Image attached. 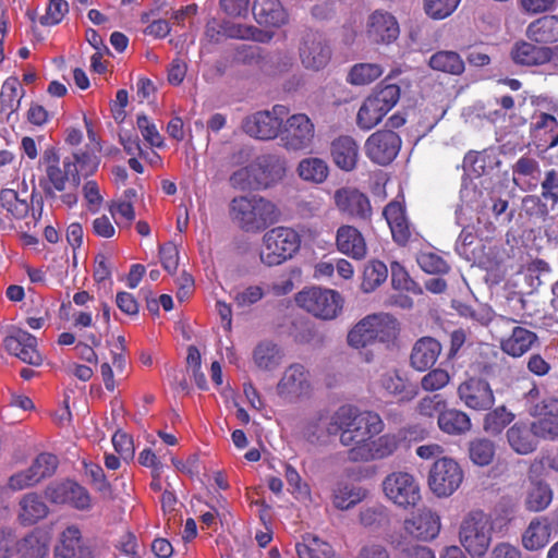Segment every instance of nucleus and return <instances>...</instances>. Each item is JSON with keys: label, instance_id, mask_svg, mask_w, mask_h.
Wrapping results in <instances>:
<instances>
[{"label": "nucleus", "instance_id": "f257e3e1", "mask_svg": "<svg viewBox=\"0 0 558 558\" xmlns=\"http://www.w3.org/2000/svg\"><path fill=\"white\" fill-rule=\"evenodd\" d=\"M98 167L99 158L90 151L77 150L61 163L57 150L48 147L39 159V186L52 204L72 208L78 202L82 180L93 175Z\"/></svg>", "mask_w": 558, "mask_h": 558}, {"label": "nucleus", "instance_id": "f03ea898", "mask_svg": "<svg viewBox=\"0 0 558 558\" xmlns=\"http://www.w3.org/2000/svg\"><path fill=\"white\" fill-rule=\"evenodd\" d=\"M385 428L380 415L373 411H360L352 405H341L330 415L327 430L340 433V442L345 447H357L368 444Z\"/></svg>", "mask_w": 558, "mask_h": 558}, {"label": "nucleus", "instance_id": "7ed1b4c3", "mask_svg": "<svg viewBox=\"0 0 558 558\" xmlns=\"http://www.w3.org/2000/svg\"><path fill=\"white\" fill-rule=\"evenodd\" d=\"M482 191L477 190L475 183H464L460 191L461 205L456 210V221L462 227V231L456 242V251L460 255L466 254V247L470 246L476 236L487 238L493 231L492 222L482 221L477 217V227L471 225L472 213L478 210L482 206Z\"/></svg>", "mask_w": 558, "mask_h": 558}, {"label": "nucleus", "instance_id": "20e7f679", "mask_svg": "<svg viewBox=\"0 0 558 558\" xmlns=\"http://www.w3.org/2000/svg\"><path fill=\"white\" fill-rule=\"evenodd\" d=\"M230 215L245 232L257 233L279 220L280 211L269 199L259 196H238L230 203Z\"/></svg>", "mask_w": 558, "mask_h": 558}, {"label": "nucleus", "instance_id": "39448f33", "mask_svg": "<svg viewBox=\"0 0 558 558\" xmlns=\"http://www.w3.org/2000/svg\"><path fill=\"white\" fill-rule=\"evenodd\" d=\"M301 236L292 228L276 227L263 235L259 250L260 262L277 266L292 258L300 250Z\"/></svg>", "mask_w": 558, "mask_h": 558}, {"label": "nucleus", "instance_id": "423d86ee", "mask_svg": "<svg viewBox=\"0 0 558 558\" xmlns=\"http://www.w3.org/2000/svg\"><path fill=\"white\" fill-rule=\"evenodd\" d=\"M459 539L472 557H483L493 539L490 515L481 510L471 511L461 522Z\"/></svg>", "mask_w": 558, "mask_h": 558}, {"label": "nucleus", "instance_id": "0eeeda50", "mask_svg": "<svg viewBox=\"0 0 558 558\" xmlns=\"http://www.w3.org/2000/svg\"><path fill=\"white\" fill-rule=\"evenodd\" d=\"M464 473L460 464L452 458L441 457L429 469L427 485L438 498L452 496L461 486Z\"/></svg>", "mask_w": 558, "mask_h": 558}, {"label": "nucleus", "instance_id": "6e6552de", "mask_svg": "<svg viewBox=\"0 0 558 558\" xmlns=\"http://www.w3.org/2000/svg\"><path fill=\"white\" fill-rule=\"evenodd\" d=\"M295 302L306 312L325 320L336 318L343 304L342 298L337 291L316 287L299 292Z\"/></svg>", "mask_w": 558, "mask_h": 558}, {"label": "nucleus", "instance_id": "1a4fd4ad", "mask_svg": "<svg viewBox=\"0 0 558 558\" xmlns=\"http://www.w3.org/2000/svg\"><path fill=\"white\" fill-rule=\"evenodd\" d=\"M383 489L385 496L402 509L415 507L422 498L418 481L409 472L390 473L383 482Z\"/></svg>", "mask_w": 558, "mask_h": 558}, {"label": "nucleus", "instance_id": "9d476101", "mask_svg": "<svg viewBox=\"0 0 558 558\" xmlns=\"http://www.w3.org/2000/svg\"><path fill=\"white\" fill-rule=\"evenodd\" d=\"M279 136L287 150H306L313 145L315 126L305 113H295L282 121Z\"/></svg>", "mask_w": 558, "mask_h": 558}, {"label": "nucleus", "instance_id": "9b49d317", "mask_svg": "<svg viewBox=\"0 0 558 558\" xmlns=\"http://www.w3.org/2000/svg\"><path fill=\"white\" fill-rule=\"evenodd\" d=\"M289 110L282 105H276L271 110L258 111L243 120L242 129L251 137L267 141L280 134L282 119Z\"/></svg>", "mask_w": 558, "mask_h": 558}, {"label": "nucleus", "instance_id": "f8f14e48", "mask_svg": "<svg viewBox=\"0 0 558 558\" xmlns=\"http://www.w3.org/2000/svg\"><path fill=\"white\" fill-rule=\"evenodd\" d=\"M45 496L54 505H68L80 511H89L93 508L89 492L72 480L50 483L45 489Z\"/></svg>", "mask_w": 558, "mask_h": 558}, {"label": "nucleus", "instance_id": "ddd939ff", "mask_svg": "<svg viewBox=\"0 0 558 558\" xmlns=\"http://www.w3.org/2000/svg\"><path fill=\"white\" fill-rule=\"evenodd\" d=\"M312 392L308 371L299 363L288 366L277 384V393L289 402L306 398Z\"/></svg>", "mask_w": 558, "mask_h": 558}, {"label": "nucleus", "instance_id": "4468645a", "mask_svg": "<svg viewBox=\"0 0 558 558\" xmlns=\"http://www.w3.org/2000/svg\"><path fill=\"white\" fill-rule=\"evenodd\" d=\"M299 56L305 69L319 71L329 63L331 48L320 33L308 32L302 37Z\"/></svg>", "mask_w": 558, "mask_h": 558}, {"label": "nucleus", "instance_id": "2eb2a0df", "mask_svg": "<svg viewBox=\"0 0 558 558\" xmlns=\"http://www.w3.org/2000/svg\"><path fill=\"white\" fill-rule=\"evenodd\" d=\"M457 395L464 407L474 411L489 410L495 403L489 383L480 377H470L460 383Z\"/></svg>", "mask_w": 558, "mask_h": 558}, {"label": "nucleus", "instance_id": "dca6fc26", "mask_svg": "<svg viewBox=\"0 0 558 558\" xmlns=\"http://www.w3.org/2000/svg\"><path fill=\"white\" fill-rule=\"evenodd\" d=\"M405 536L414 541L430 542L441 530V520L437 512L429 508L420 509L408 517L402 525Z\"/></svg>", "mask_w": 558, "mask_h": 558}, {"label": "nucleus", "instance_id": "f3484780", "mask_svg": "<svg viewBox=\"0 0 558 558\" xmlns=\"http://www.w3.org/2000/svg\"><path fill=\"white\" fill-rule=\"evenodd\" d=\"M401 437L387 433L373 438L368 444L350 448L348 457L354 462H369L391 457L399 448Z\"/></svg>", "mask_w": 558, "mask_h": 558}, {"label": "nucleus", "instance_id": "a211bd4d", "mask_svg": "<svg viewBox=\"0 0 558 558\" xmlns=\"http://www.w3.org/2000/svg\"><path fill=\"white\" fill-rule=\"evenodd\" d=\"M400 136L392 131H377L365 142V154L375 163L386 166L398 155Z\"/></svg>", "mask_w": 558, "mask_h": 558}, {"label": "nucleus", "instance_id": "6ab92c4d", "mask_svg": "<svg viewBox=\"0 0 558 558\" xmlns=\"http://www.w3.org/2000/svg\"><path fill=\"white\" fill-rule=\"evenodd\" d=\"M333 201L337 209L354 219L368 220L372 206L368 197L353 187H342L335 192Z\"/></svg>", "mask_w": 558, "mask_h": 558}, {"label": "nucleus", "instance_id": "aec40b11", "mask_svg": "<svg viewBox=\"0 0 558 558\" xmlns=\"http://www.w3.org/2000/svg\"><path fill=\"white\" fill-rule=\"evenodd\" d=\"M254 165L262 190L277 185L287 173V159L278 153L259 155L255 158Z\"/></svg>", "mask_w": 558, "mask_h": 558}, {"label": "nucleus", "instance_id": "412c9836", "mask_svg": "<svg viewBox=\"0 0 558 558\" xmlns=\"http://www.w3.org/2000/svg\"><path fill=\"white\" fill-rule=\"evenodd\" d=\"M5 350L22 362L38 366L43 357L37 350V339L23 329H15L3 340Z\"/></svg>", "mask_w": 558, "mask_h": 558}, {"label": "nucleus", "instance_id": "4be33fe9", "mask_svg": "<svg viewBox=\"0 0 558 558\" xmlns=\"http://www.w3.org/2000/svg\"><path fill=\"white\" fill-rule=\"evenodd\" d=\"M54 558H94L92 547L77 525H68L60 533Z\"/></svg>", "mask_w": 558, "mask_h": 558}, {"label": "nucleus", "instance_id": "5701e85b", "mask_svg": "<svg viewBox=\"0 0 558 558\" xmlns=\"http://www.w3.org/2000/svg\"><path fill=\"white\" fill-rule=\"evenodd\" d=\"M366 34L368 39L374 43L390 44L398 38L400 28L392 14L377 10L368 16Z\"/></svg>", "mask_w": 558, "mask_h": 558}, {"label": "nucleus", "instance_id": "b1692460", "mask_svg": "<svg viewBox=\"0 0 558 558\" xmlns=\"http://www.w3.org/2000/svg\"><path fill=\"white\" fill-rule=\"evenodd\" d=\"M49 512L50 509L44 497L32 492L20 498L16 519L22 526H32L46 519Z\"/></svg>", "mask_w": 558, "mask_h": 558}, {"label": "nucleus", "instance_id": "393cba45", "mask_svg": "<svg viewBox=\"0 0 558 558\" xmlns=\"http://www.w3.org/2000/svg\"><path fill=\"white\" fill-rule=\"evenodd\" d=\"M51 534L43 527H36L17 538L20 558H46L50 550Z\"/></svg>", "mask_w": 558, "mask_h": 558}, {"label": "nucleus", "instance_id": "a878e982", "mask_svg": "<svg viewBox=\"0 0 558 558\" xmlns=\"http://www.w3.org/2000/svg\"><path fill=\"white\" fill-rule=\"evenodd\" d=\"M442 347L432 337H422L415 341L410 354V365L418 372L429 369L438 360Z\"/></svg>", "mask_w": 558, "mask_h": 558}, {"label": "nucleus", "instance_id": "bb28decb", "mask_svg": "<svg viewBox=\"0 0 558 558\" xmlns=\"http://www.w3.org/2000/svg\"><path fill=\"white\" fill-rule=\"evenodd\" d=\"M541 166L537 159L524 155L512 166L513 183L522 191L532 192L541 180Z\"/></svg>", "mask_w": 558, "mask_h": 558}, {"label": "nucleus", "instance_id": "cd10ccee", "mask_svg": "<svg viewBox=\"0 0 558 558\" xmlns=\"http://www.w3.org/2000/svg\"><path fill=\"white\" fill-rule=\"evenodd\" d=\"M337 250L353 259H363L367 247L363 234L353 226L343 225L336 233Z\"/></svg>", "mask_w": 558, "mask_h": 558}, {"label": "nucleus", "instance_id": "c85d7f7f", "mask_svg": "<svg viewBox=\"0 0 558 558\" xmlns=\"http://www.w3.org/2000/svg\"><path fill=\"white\" fill-rule=\"evenodd\" d=\"M510 448L518 454H530L536 450L538 441L533 423H514L506 433Z\"/></svg>", "mask_w": 558, "mask_h": 558}, {"label": "nucleus", "instance_id": "c756f323", "mask_svg": "<svg viewBox=\"0 0 558 558\" xmlns=\"http://www.w3.org/2000/svg\"><path fill=\"white\" fill-rule=\"evenodd\" d=\"M252 11L260 25L280 27L289 21L288 12L279 0H255Z\"/></svg>", "mask_w": 558, "mask_h": 558}, {"label": "nucleus", "instance_id": "7c9ffc66", "mask_svg": "<svg viewBox=\"0 0 558 558\" xmlns=\"http://www.w3.org/2000/svg\"><path fill=\"white\" fill-rule=\"evenodd\" d=\"M359 145L351 136H339L331 143V157L343 171L355 169L359 160Z\"/></svg>", "mask_w": 558, "mask_h": 558}, {"label": "nucleus", "instance_id": "2f4dec72", "mask_svg": "<svg viewBox=\"0 0 558 558\" xmlns=\"http://www.w3.org/2000/svg\"><path fill=\"white\" fill-rule=\"evenodd\" d=\"M526 37L537 44L558 41V15L549 14L532 21L525 32Z\"/></svg>", "mask_w": 558, "mask_h": 558}, {"label": "nucleus", "instance_id": "473e14b6", "mask_svg": "<svg viewBox=\"0 0 558 558\" xmlns=\"http://www.w3.org/2000/svg\"><path fill=\"white\" fill-rule=\"evenodd\" d=\"M551 527L546 518L533 519L522 533V546L529 551H536L547 546Z\"/></svg>", "mask_w": 558, "mask_h": 558}, {"label": "nucleus", "instance_id": "72a5a7b5", "mask_svg": "<svg viewBox=\"0 0 558 558\" xmlns=\"http://www.w3.org/2000/svg\"><path fill=\"white\" fill-rule=\"evenodd\" d=\"M541 185V199L544 202L545 209L542 210V214H547L548 206L550 209H554L558 204V168H551L545 171L542 181L539 180ZM539 202V197L537 196H526L523 199V204L527 207L530 204L537 205Z\"/></svg>", "mask_w": 558, "mask_h": 558}, {"label": "nucleus", "instance_id": "f704fd0d", "mask_svg": "<svg viewBox=\"0 0 558 558\" xmlns=\"http://www.w3.org/2000/svg\"><path fill=\"white\" fill-rule=\"evenodd\" d=\"M536 341L537 336L535 332L521 326H514L510 336L501 339L500 348L506 354L512 357H520L531 350Z\"/></svg>", "mask_w": 558, "mask_h": 558}, {"label": "nucleus", "instance_id": "c9c22d12", "mask_svg": "<svg viewBox=\"0 0 558 558\" xmlns=\"http://www.w3.org/2000/svg\"><path fill=\"white\" fill-rule=\"evenodd\" d=\"M511 58L521 65L544 64L550 59V48L537 47L527 41H518L511 49Z\"/></svg>", "mask_w": 558, "mask_h": 558}, {"label": "nucleus", "instance_id": "e433bc0d", "mask_svg": "<svg viewBox=\"0 0 558 558\" xmlns=\"http://www.w3.org/2000/svg\"><path fill=\"white\" fill-rule=\"evenodd\" d=\"M283 359L281 349L270 342L258 343L253 351L254 365L263 372H272L279 367Z\"/></svg>", "mask_w": 558, "mask_h": 558}, {"label": "nucleus", "instance_id": "4c0bfd02", "mask_svg": "<svg viewBox=\"0 0 558 558\" xmlns=\"http://www.w3.org/2000/svg\"><path fill=\"white\" fill-rule=\"evenodd\" d=\"M438 426L448 435H462L471 429L470 416L457 409H447L439 412Z\"/></svg>", "mask_w": 558, "mask_h": 558}, {"label": "nucleus", "instance_id": "58836bf2", "mask_svg": "<svg viewBox=\"0 0 558 558\" xmlns=\"http://www.w3.org/2000/svg\"><path fill=\"white\" fill-rule=\"evenodd\" d=\"M296 173L305 182L320 184L328 178L329 167L319 157H306L299 161Z\"/></svg>", "mask_w": 558, "mask_h": 558}, {"label": "nucleus", "instance_id": "ea45409f", "mask_svg": "<svg viewBox=\"0 0 558 558\" xmlns=\"http://www.w3.org/2000/svg\"><path fill=\"white\" fill-rule=\"evenodd\" d=\"M366 497V492L349 483H337L332 489V505L339 510H349Z\"/></svg>", "mask_w": 558, "mask_h": 558}, {"label": "nucleus", "instance_id": "a19ab883", "mask_svg": "<svg viewBox=\"0 0 558 558\" xmlns=\"http://www.w3.org/2000/svg\"><path fill=\"white\" fill-rule=\"evenodd\" d=\"M428 65L434 71L451 75H461L465 65L461 56L451 50H440L430 56Z\"/></svg>", "mask_w": 558, "mask_h": 558}, {"label": "nucleus", "instance_id": "79ce46f5", "mask_svg": "<svg viewBox=\"0 0 558 558\" xmlns=\"http://www.w3.org/2000/svg\"><path fill=\"white\" fill-rule=\"evenodd\" d=\"M372 318H374L375 342L384 343L386 347L392 345L400 330L398 320L393 316L385 313L373 314Z\"/></svg>", "mask_w": 558, "mask_h": 558}, {"label": "nucleus", "instance_id": "37998d69", "mask_svg": "<svg viewBox=\"0 0 558 558\" xmlns=\"http://www.w3.org/2000/svg\"><path fill=\"white\" fill-rule=\"evenodd\" d=\"M23 95L24 89L16 77H9L4 81L0 93V104L1 112L7 114L8 120L19 110Z\"/></svg>", "mask_w": 558, "mask_h": 558}, {"label": "nucleus", "instance_id": "c03bdc74", "mask_svg": "<svg viewBox=\"0 0 558 558\" xmlns=\"http://www.w3.org/2000/svg\"><path fill=\"white\" fill-rule=\"evenodd\" d=\"M386 110L368 96L361 105L356 114V124L361 130L368 131L375 128L387 114Z\"/></svg>", "mask_w": 558, "mask_h": 558}, {"label": "nucleus", "instance_id": "a18cd8bd", "mask_svg": "<svg viewBox=\"0 0 558 558\" xmlns=\"http://www.w3.org/2000/svg\"><path fill=\"white\" fill-rule=\"evenodd\" d=\"M372 315L360 320L348 333V343L353 348H365L375 342Z\"/></svg>", "mask_w": 558, "mask_h": 558}, {"label": "nucleus", "instance_id": "49530a36", "mask_svg": "<svg viewBox=\"0 0 558 558\" xmlns=\"http://www.w3.org/2000/svg\"><path fill=\"white\" fill-rule=\"evenodd\" d=\"M534 132L536 138H541L542 132H544V136H547L543 144L546 148H553L558 145V122L555 117L541 113L535 121Z\"/></svg>", "mask_w": 558, "mask_h": 558}, {"label": "nucleus", "instance_id": "de8ad7c7", "mask_svg": "<svg viewBox=\"0 0 558 558\" xmlns=\"http://www.w3.org/2000/svg\"><path fill=\"white\" fill-rule=\"evenodd\" d=\"M0 204L16 219L25 218L29 210L26 199L20 198L19 193L13 189H2L0 191Z\"/></svg>", "mask_w": 558, "mask_h": 558}, {"label": "nucleus", "instance_id": "09e8293b", "mask_svg": "<svg viewBox=\"0 0 558 558\" xmlns=\"http://www.w3.org/2000/svg\"><path fill=\"white\" fill-rule=\"evenodd\" d=\"M380 386L390 395L402 396V399L411 400L416 396V390H407V383L398 371L391 369L384 373L380 377Z\"/></svg>", "mask_w": 558, "mask_h": 558}, {"label": "nucleus", "instance_id": "8fccbe9b", "mask_svg": "<svg viewBox=\"0 0 558 558\" xmlns=\"http://www.w3.org/2000/svg\"><path fill=\"white\" fill-rule=\"evenodd\" d=\"M514 420V414L505 405L488 412L484 418V429L489 434H500Z\"/></svg>", "mask_w": 558, "mask_h": 558}, {"label": "nucleus", "instance_id": "3c124183", "mask_svg": "<svg viewBox=\"0 0 558 558\" xmlns=\"http://www.w3.org/2000/svg\"><path fill=\"white\" fill-rule=\"evenodd\" d=\"M388 276L387 266L379 260H371L366 264L363 272L362 288L371 292L380 286Z\"/></svg>", "mask_w": 558, "mask_h": 558}, {"label": "nucleus", "instance_id": "603ef678", "mask_svg": "<svg viewBox=\"0 0 558 558\" xmlns=\"http://www.w3.org/2000/svg\"><path fill=\"white\" fill-rule=\"evenodd\" d=\"M553 500V492L548 484L538 482L532 486L526 497L529 510L538 512L546 509Z\"/></svg>", "mask_w": 558, "mask_h": 558}, {"label": "nucleus", "instance_id": "864d4df0", "mask_svg": "<svg viewBox=\"0 0 558 558\" xmlns=\"http://www.w3.org/2000/svg\"><path fill=\"white\" fill-rule=\"evenodd\" d=\"M58 466V458L54 454L43 452L38 454L31 466L28 473H31L36 481L40 483L44 478L51 476Z\"/></svg>", "mask_w": 558, "mask_h": 558}, {"label": "nucleus", "instance_id": "5fc2aeb1", "mask_svg": "<svg viewBox=\"0 0 558 558\" xmlns=\"http://www.w3.org/2000/svg\"><path fill=\"white\" fill-rule=\"evenodd\" d=\"M383 74L380 65L375 63H359L351 68L348 81L353 85H366Z\"/></svg>", "mask_w": 558, "mask_h": 558}, {"label": "nucleus", "instance_id": "6e6d98bb", "mask_svg": "<svg viewBox=\"0 0 558 558\" xmlns=\"http://www.w3.org/2000/svg\"><path fill=\"white\" fill-rule=\"evenodd\" d=\"M258 181L254 161L250 166L238 169L229 178L230 184L240 191L262 190Z\"/></svg>", "mask_w": 558, "mask_h": 558}, {"label": "nucleus", "instance_id": "4d7b16f0", "mask_svg": "<svg viewBox=\"0 0 558 558\" xmlns=\"http://www.w3.org/2000/svg\"><path fill=\"white\" fill-rule=\"evenodd\" d=\"M330 416L326 413L319 412L313 416L304 426L303 435L311 442L323 441L326 436L331 435L328 430Z\"/></svg>", "mask_w": 558, "mask_h": 558}, {"label": "nucleus", "instance_id": "13d9d810", "mask_svg": "<svg viewBox=\"0 0 558 558\" xmlns=\"http://www.w3.org/2000/svg\"><path fill=\"white\" fill-rule=\"evenodd\" d=\"M469 454L473 463L488 465L495 456L494 442L483 438L475 439L470 442Z\"/></svg>", "mask_w": 558, "mask_h": 558}, {"label": "nucleus", "instance_id": "bf43d9fd", "mask_svg": "<svg viewBox=\"0 0 558 558\" xmlns=\"http://www.w3.org/2000/svg\"><path fill=\"white\" fill-rule=\"evenodd\" d=\"M391 283L398 291H405L412 294H421V287L410 278L409 274L399 263L391 264Z\"/></svg>", "mask_w": 558, "mask_h": 558}, {"label": "nucleus", "instance_id": "052dcab7", "mask_svg": "<svg viewBox=\"0 0 558 558\" xmlns=\"http://www.w3.org/2000/svg\"><path fill=\"white\" fill-rule=\"evenodd\" d=\"M222 27L225 31V36L229 38H236V39H252L256 41H263L264 40V33L254 27V26H247L242 24H236L230 21H223Z\"/></svg>", "mask_w": 558, "mask_h": 558}, {"label": "nucleus", "instance_id": "680f3d73", "mask_svg": "<svg viewBox=\"0 0 558 558\" xmlns=\"http://www.w3.org/2000/svg\"><path fill=\"white\" fill-rule=\"evenodd\" d=\"M360 521L366 527L385 525L389 522L388 509L380 504L367 506L360 512Z\"/></svg>", "mask_w": 558, "mask_h": 558}, {"label": "nucleus", "instance_id": "e2e57ef3", "mask_svg": "<svg viewBox=\"0 0 558 558\" xmlns=\"http://www.w3.org/2000/svg\"><path fill=\"white\" fill-rule=\"evenodd\" d=\"M461 0H424V10L434 20H442L449 16L459 5Z\"/></svg>", "mask_w": 558, "mask_h": 558}, {"label": "nucleus", "instance_id": "0e129e2a", "mask_svg": "<svg viewBox=\"0 0 558 558\" xmlns=\"http://www.w3.org/2000/svg\"><path fill=\"white\" fill-rule=\"evenodd\" d=\"M451 380V376L446 369L434 368L425 374L421 379V387L427 392L438 391L445 388Z\"/></svg>", "mask_w": 558, "mask_h": 558}, {"label": "nucleus", "instance_id": "69168bd1", "mask_svg": "<svg viewBox=\"0 0 558 558\" xmlns=\"http://www.w3.org/2000/svg\"><path fill=\"white\" fill-rule=\"evenodd\" d=\"M417 263L422 270L427 274H446L449 270L448 263L433 252H422L417 256Z\"/></svg>", "mask_w": 558, "mask_h": 558}, {"label": "nucleus", "instance_id": "338daca9", "mask_svg": "<svg viewBox=\"0 0 558 558\" xmlns=\"http://www.w3.org/2000/svg\"><path fill=\"white\" fill-rule=\"evenodd\" d=\"M264 295L265 292L262 287L248 286L235 290L232 298L238 307L245 308L260 301Z\"/></svg>", "mask_w": 558, "mask_h": 558}, {"label": "nucleus", "instance_id": "774afa93", "mask_svg": "<svg viewBox=\"0 0 558 558\" xmlns=\"http://www.w3.org/2000/svg\"><path fill=\"white\" fill-rule=\"evenodd\" d=\"M69 12V4L65 0H50L46 13L40 17L41 25L52 26L59 24Z\"/></svg>", "mask_w": 558, "mask_h": 558}]
</instances>
